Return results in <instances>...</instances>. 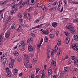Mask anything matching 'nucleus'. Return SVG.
Listing matches in <instances>:
<instances>
[{
	"mask_svg": "<svg viewBox=\"0 0 78 78\" xmlns=\"http://www.w3.org/2000/svg\"><path fill=\"white\" fill-rule=\"evenodd\" d=\"M68 2H69L70 3H73V4H75V2L74 1H72L71 0H69L68 1Z\"/></svg>",
	"mask_w": 78,
	"mask_h": 78,
	"instance_id": "nucleus-17",
	"label": "nucleus"
},
{
	"mask_svg": "<svg viewBox=\"0 0 78 78\" xmlns=\"http://www.w3.org/2000/svg\"><path fill=\"white\" fill-rule=\"evenodd\" d=\"M49 36H50V37L51 39H53V38L54 37H55V35H54V34H51L49 35Z\"/></svg>",
	"mask_w": 78,
	"mask_h": 78,
	"instance_id": "nucleus-26",
	"label": "nucleus"
},
{
	"mask_svg": "<svg viewBox=\"0 0 78 78\" xmlns=\"http://www.w3.org/2000/svg\"><path fill=\"white\" fill-rule=\"evenodd\" d=\"M11 18V16H10L8 17V18L7 19L6 21H5V22H8V21H9V20L10 19V18Z\"/></svg>",
	"mask_w": 78,
	"mask_h": 78,
	"instance_id": "nucleus-42",
	"label": "nucleus"
},
{
	"mask_svg": "<svg viewBox=\"0 0 78 78\" xmlns=\"http://www.w3.org/2000/svg\"><path fill=\"white\" fill-rule=\"evenodd\" d=\"M74 72H77V71H78V69L75 68L74 69Z\"/></svg>",
	"mask_w": 78,
	"mask_h": 78,
	"instance_id": "nucleus-55",
	"label": "nucleus"
},
{
	"mask_svg": "<svg viewBox=\"0 0 78 78\" xmlns=\"http://www.w3.org/2000/svg\"><path fill=\"white\" fill-rule=\"evenodd\" d=\"M9 70V69L8 67H7L5 69L6 72H8V71Z\"/></svg>",
	"mask_w": 78,
	"mask_h": 78,
	"instance_id": "nucleus-60",
	"label": "nucleus"
},
{
	"mask_svg": "<svg viewBox=\"0 0 78 78\" xmlns=\"http://www.w3.org/2000/svg\"><path fill=\"white\" fill-rule=\"evenodd\" d=\"M62 0L60 1L59 2H57L56 7L55 8V11H57V10L59 11H60V8H61V5H62Z\"/></svg>",
	"mask_w": 78,
	"mask_h": 78,
	"instance_id": "nucleus-1",
	"label": "nucleus"
},
{
	"mask_svg": "<svg viewBox=\"0 0 78 78\" xmlns=\"http://www.w3.org/2000/svg\"><path fill=\"white\" fill-rule=\"evenodd\" d=\"M45 34L47 35V34H48V33H49V32L48 31V30H45Z\"/></svg>",
	"mask_w": 78,
	"mask_h": 78,
	"instance_id": "nucleus-44",
	"label": "nucleus"
},
{
	"mask_svg": "<svg viewBox=\"0 0 78 78\" xmlns=\"http://www.w3.org/2000/svg\"><path fill=\"white\" fill-rule=\"evenodd\" d=\"M47 8L45 7H44L43 11V13H45V12L47 11Z\"/></svg>",
	"mask_w": 78,
	"mask_h": 78,
	"instance_id": "nucleus-23",
	"label": "nucleus"
},
{
	"mask_svg": "<svg viewBox=\"0 0 78 78\" xmlns=\"http://www.w3.org/2000/svg\"><path fill=\"white\" fill-rule=\"evenodd\" d=\"M32 41H33V39L31 38L28 39L27 41V43H30V42H31Z\"/></svg>",
	"mask_w": 78,
	"mask_h": 78,
	"instance_id": "nucleus-25",
	"label": "nucleus"
},
{
	"mask_svg": "<svg viewBox=\"0 0 78 78\" xmlns=\"http://www.w3.org/2000/svg\"><path fill=\"white\" fill-rule=\"evenodd\" d=\"M72 48L74 50L76 49L75 48H76V51L77 53H78V46L77 45V43H74V45H72ZM75 48H74V47Z\"/></svg>",
	"mask_w": 78,
	"mask_h": 78,
	"instance_id": "nucleus-2",
	"label": "nucleus"
},
{
	"mask_svg": "<svg viewBox=\"0 0 78 78\" xmlns=\"http://www.w3.org/2000/svg\"><path fill=\"white\" fill-rule=\"evenodd\" d=\"M57 44L58 46H60L61 45V40L59 39H58V40Z\"/></svg>",
	"mask_w": 78,
	"mask_h": 78,
	"instance_id": "nucleus-15",
	"label": "nucleus"
},
{
	"mask_svg": "<svg viewBox=\"0 0 78 78\" xmlns=\"http://www.w3.org/2000/svg\"><path fill=\"white\" fill-rule=\"evenodd\" d=\"M47 53V55H49V54H50V50L49 49H48Z\"/></svg>",
	"mask_w": 78,
	"mask_h": 78,
	"instance_id": "nucleus-47",
	"label": "nucleus"
},
{
	"mask_svg": "<svg viewBox=\"0 0 78 78\" xmlns=\"http://www.w3.org/2000/svg\"><path fill=\"white\" fill-rule=\"evenodd\" d=\"M52 73V70H51V68H49V69L48 70V75H50L51 74V73Z\"/></svg>",
	"mask_w": 78,
	"mask_h": 78,
	"instance_id": "nucleus-11",
	"label": "nucleus"
},
{
	"mask_svg": "<svg viewBox=\"0 0 78 78\" xmlns=\"http://www.w3.org/2000/svg\"><path fill=\"white\" fill-rule=\"evenodd\" d=\"M31 36L33 37H35V34H34V33H32L31 34Z\"/></svg>",
	"mask_w": 78,
	"mask_h": 78,
	"instance_id": "nucleus-40",
	"label": "nucleus"
},
{
	"mask_svg": "<svg viewBox=\"0 0 78 78\" xmlns=\"http://www.w3.org/2000/svg\"><path fill=\"white\" fill-rule=\"evenodd\" d=\"M42 5H43L42 3H41L39 5H37V7H42Z\"/></svg>",
	"mask_w": 78,
	"mask_h": 78,
	"instance_id": "nucleus-29",
	"label": "nucleus"
},
{
	"mask_svg": "<svg viewBox=\"0 0 78 78\" xmlns=\"http://www.w3.org/2000/svg\"><path fill=\"white\" fill-rule=\"evenodd\" d=\"M64 3H65V5H67V1L65 0L64 1H63Z\"/></svg>",
	"mask_w": 78,
	"mask_h": 78,
	"instance_id": "nucleus-56",
	"label": "nucleus"
},
{
	"mask_svg": "<svg viewBox=\"0 0 78 78\" xmlns=\"http://www.w3.org/2000/svg\"><path fill=\"white\" fill-rule=\"evenodd\" d=\"M24 58L25 60H26L28 63L30 62V60L29 59V56L28 55H25L24 56Z\"/></svg>",
	"mask_w": 78,
	"mask_h": 78,
	"instance_id": "nucleus-5",
	"label": "nucleus"
},
{
	"mask_svg": "<svg viewBox=\"0 0 78 78\" xmlns=\"http://www.w3.org/2000/svg\"><path fill=\"white\" fill-rule=\"evenodd\" d=\"M26 4V2H24L21 3L20 6V8H22V7L24 6Z\"/></svg>",
	"mask_w": 78,
	"mask_h": 78,
	"instance_id": "nucleus-12",
	"label": "nucleus"
},
{
	"mask_svg": "<svg viewBox=\"0 0 78 78\" xmlns=\"http://www.w3.org/2000/svg\"><path fill=\"white\" fill-rule=\"evenodd\" d=\"M51 65L52 66H56V62L54 60H52Z\"/></svg>",
	"mask_w": 78,
	"mask_h": 78,
	"instance_id": "nucleus-10",
	"label": "nucleus"
},
{
	"mask_svg": "<svg viewBox=\"0 0 78 78\" xmlns=\"http://www.w3.org/2000/svg\"><path fill=\"white\" fill-rule=\"evenodd\" d=\"M43 42V39H41V41L40 43H38V44H37V49L38 48H40L41 47V44H42V43Z\"/></svg>",
	"mask_w": 78,
	"mask_h": 78,
	"instance_id": "nucleus-6",
	"label": "nucleus"
},
{
	"mask_svg": "<svg viewBox=\"0 0 78 78\" xmlns=\"http://www.w3.org/2000/svg\"><path fill=\"white\" fill-rule=\"evenodd\" d=\"M64 75V72L63 71H61L60 74V76H63Z\"/></svg>",
	"mask_w": 78,
	"mask_h": 78,
	"instance_id": "nucleus-30",
	"label": "nucleus"
},
{
	"mask_svg": "<svg viewBox=\"0 0 78 78\" xmlns=\"http://www.w3.org/2000/svg\"><path fill=\"white\" fill-rule=\"evenodd\" d=\"M52 26L53 27H54V28L56 27V26H57V23H56V22H54L52 23Z\"/></svg>",
	"mask_w": 78,
	"mask_h": 78,
	"instance_id": "nucleus-13",
	"label": "nucleus"
},
{
	"mask_svg": "<svg viewBox=\"0 0 78 78\" xmlns=\"http://www.w3.org/2000/svg\"><path fill=\"white\" fill-rule=\"evenodd\" d=\"M10 36V33L8 31L6 32L5 34V37L7 39H8L9 37Z\"/></svg>",
	"mask_w": 78,
	"mask_h": 78,
	"instance_id": "nucleus-7",
	"label": "nucleus"
},
{
	"mask_svg": "<svg viewBox=\"0 0 78 78\" xmlns=\"http://www.w3.org/2000/svg\"><path fill=\"white\" fill-rule=\"evenodd\" d=\"M22 17V15L21 14H19L18 16V17L19 19H20V18H21Z\"/></svg>",
	"mask_w": 78,
	"mask_h": 78,
	"instance_id": "nucleus-43",
	"label": "nucleus"
},
{
	"mask_svg": "<svg viewBox=\"0 0 78 78\" xmlns=\"http://www.w3.org/2000/svg\"><path fill=\"white\" fill-rule=\"evenodd\" d=\"M13 54L15 56H17L19 55V52L17 51H15L13 52Z\"/></svg>",
	"mask_w": 78,
	"mask_h": 78,
	"instance_id": "nucleus-19",
	"label": "nucleus"
},
{
	"mask_svg": "<svg viewBox=\"0 0 78 78\" xmlns=\"http://www.w3.org/2000/svg\"><path fill=\"white\" fill-rule=\"evenodd\" d=\"M69 28H71L72 27H73L72 26V23H69Z\"/></svg>",
	"mask_w": 78,
	"mask_h": 78,
	"instance_id": "nucleus-35",
	"label": "nucleus"
},
{
	"mask_svg": "<svg viewBox=\"0 0 78 78\" xmlns=\"http://www.w3.org/2000/svg\"><path fill=\"white\" fill-rule=\"evenodd\" d=\"M25 41H22L21 42V44L23 47V50H25V48L24 47L25 46Z\"/></svg>",
	"mask_w": 78,
	"mask_h": 78,
	"instance_id": "nucleus-8",
	"label": "nucleus"
},
{
	"mask_svg": "<svg viewBox=\"0 0 78 78\" xmlns=\"http://www.w3.org/2000/svg\"><path fill=\"white\" fill-rule=\"evenodd\" d=\"M54 9V8L53 7V8H51L49 9V10L50 11H53V10Z\"/></svg>",
	"mask_w": 78,
	"mask_h": 78,
	"instance_id": "nucleus-61",
	"label": "nucleus"
},
{
	"mask_svg": "<svg viewBox=\"0 0 78 78\" xmlns=\"http://www.w3.org/2000/svg\"><path fill=\"white\" fill-rule=\"evenodd\" d=\"M69 31L71 33L73 34H74L76 32V30L75 29H74V27H72V28H70L69 29Z\"/></svg>",
	"mask_w": 78,
	"mask_h": 78,
	"instance_id": "nucleus-3",
	"label": "nucleus"
},
{
	"mask_svg": "<svg viewBox=\"0 0 78 78\" xmlns=\"http://www.w3.org/2000/svg\"><path fill=\"white\" fill-rule=\"evenodd\" d=\"M65 35H66V36H68V35L69 34V33L67 32H65Z\"/></svg>",
	"mask_w": 78,
	"mask_h": 78,
	"instance_id": "nucleus-58",
	"label": "nucleus"
},
{
	"mask_svg": "<svg viewBox=\"0 0 78 78\" xmlns=\"http://www.w3.org/2000/svg\"><path fill=\"white\" fill-rule=\"evenodd\" d=\"M42 25V24L38 25L36 27H34V28H41V26Z\"/></svg>",
	"mask_w": 78,
	"mask_h": 78,
	"instance_id": "nucleus-28",
	"label": "nucleus"
},
{
	"mask_svg": "<svg viewBox=\"0 0 78 78\" xmlns=\"http://www.w3.org/2000/svg\"><path fill=\"white\" fill-rule=\"evenodd\" d=\"M32 66H33L31 64H29L28 66V67H29L30 69H31V68H32Z\"/></svg>",
	"mask_w": 78,
	"mask_h": 78,
	"instance_id": "nucleus-46",
	"label": "nucleus"
},
{
	"mask_svg": "<svg viewBox=\"0 0 78 78\" xmlns=\"http://www.w3.org/2000/svg\"><path fill=\"white\" fill-rule=\"evenodd\" d=\"M44 40L45 42H48V38H47V37H45Z\"/></svg>",
	"mask_w": 78,
	"mask_h": 78,
	"instance_id": "nucleus-39",
	"label": "nucleus"
},
{
	"mask_svg": "<svg viewBox=\"0 0 78 78\" xmlns=\"http://www.w3.org/2000/svg\"><path fill=\"white\" fill-rule=\"evenodd\" d=\"M5 64H6V62L5 61L4 62L2 63V66H3L4 67H5Z\"/></svg>",
	"mask_w": 78,
	"mask_h": 78,
	"instance_id": "nucleus-50",
	"label": "nucleus"
},
{
	"mask_svg": "<svg viewBox=\"0 0 78 78\" xmlns=\"http://www.w3.org/2000/svg\"><path fill=\"white\" fill-rule=\"evenodd\" d=\"M75 58H76L75 56H71L70 57V59H72V60H74Z\"/></svg>",
	"mask_w": 78,
	"mask_h": 78,
	"instance_id": "nucleus-32",
	"label": "nucleus"
},
{
	"mask_svg": "<svg viewBox=\"0 0 78 78\" xmlns=\"http://www.w3.org/2000/svg\"><path fill=\"white\" fill-rule=\"evenodd\" d=\"M15 61V60H14V59H12L11 60V62H10L9 63V66L10 68H11V69L13 67V66H14L13 64L14 63Z\"/></svg>",
	"mask_w": 78,
	"mask_h": 78,
	"instance_id": "nucleus-4",
	"label": "nucleus"
},
{
	"mask_svg": "<svg viewBox=\"0 0 78 78\" xmlns=\"http://www.w3.org/2000/svg\"><path fill=\"white\" fill-rule=\"evenodd\" d=\"M17 60L18 61H22V58L20 57H18L17 58Z\"/></svg>",
	"mask_w": 78,
	"mask_h": 78,
	"instance_id": "nucleus-36",
	"label": "nucleus"
},
{
	"mask_svg": "<svg viewBox=\"0 0 78 78\" xmlns=\"http://www.w3.org/2000/svg\"><path fill=\"white\" fill-rule=\"evenodd\" d=\"M54 54H55V50H52V51L51 53V57H53V55H54Z\"/></svg>",
	"mask_w": 78,
	"mask_h": 78,
	"instance_id": "nucleus-18",
	"label": "nucleus"
},
{
	"mask_svg": "<svg viewBox=\"0 0 78 78\" xmlns=\"http://www.w3.org/2000/svg\"><path fill=\"white\" fill-rule=\"evenodd\" d=\"M31 78H34V74H31Z\"/></svg>",
	"mask_w": 78,
	"mask_h": 78,
	"instance_id": "nucleus-62",
	"label": "nucleus"
},
{
	"mask_svg": "<svg viewBox=\"0 0 78 78\" xmlns=\"http://www.w3.org/2000/svg\"><path fill=\"white\" fill-rule=\"evenodd\" d=\"M40 69L39 68H37L36 69V73H38V72H39L40 70Z\"/></svg>",
	"mask_w": 78,
	"mask_h": 78,
	"instance_id": "nucleus-48",
	"label": "nucleus"
},
{
	"mask_svg": "<svg viewBox=\"0 0 78 78\" xmlns=\"http://www.w3.org/2000/svg\"><path fill=\"white\" fill-rule=\"evenodd\" d=\"M14 10H12L11 11V15H12L14 14Z\"/></svg>",
	"mask_w": 78,
	"mask_h": 78,
	"instance_id": "nucleus-49",
	"label": "nucleus"
},
{
	"mask_svg": "<svg viewBox=\"0 0 78 78\" xmlns=\"http://www.w3.org/2000/svg\"><path fill=\"white\" fill-rule=\"evenodd\" d=\"M31 2L32 3H33V5H34V0H32Z\"/></svg>",
	"mask_w": 78,
	"mask_h": 78,
	"instance_id": "nucleus-64",
	"label": "nucleus"
},
{
	"mask_svg": "<svg viewBox=\"0 0 78 78\" xmlns=\"http://www.w3.org/2000/svg\"><path fill=\"white\" fill-rule=\"evenodd\" d=\"M61 53V49H59L58 50V51L57 55L58 56H59L60 55V53Z\"/></svg>",
	"mask_w": 78,
	"mask_h": 78,
	"instance_id": "nucleus-31",
	"label": "nucleus"
},
{
	"mask_svg": "<svg viewBox=\"0 0 78 78\" xmlns=\"http://www.w3.org/2000/svg\"><path fill=\"white\" fill-rule=\"evenodd\" d=\"M66 39H68L70 41V36L69 35L66 38Z\"/></svg>",
	"mask_w": 78,
	"mask_h": 78,
	"instance_id": "nucleus-51",
	"label": "nucleus"
},
{
	"mask_svg": "<svg viewBox=\"0 0 78 78\" xmlns=\"http://www.w3.org/2000/svg\"><path fill=\"white\" fill-rule=\"evenodd\" d=\"M45 77V73H43L41 75V78H44Z\"/></svg>",
	"mask_w": 78,
	"mask_h": 78,
	"instance_id": "nucleus-45",
	"label": "nucleus"
},
{
	"mask_svg": "<svg viewBox=\"0 0 78 78\" xmlns=\"http://www.w3.org/2000/svg\"><path fill=\"white\" fill-rule=\"evenodd\" d=\"M28 11L30 12L32 10V9H31V7H30L29 9H28Z\"/></svg>",
	"mask_w": 78,
	"mask_h": 78,
	"instance_id": "nucleus-54",
	"label": "nucleus"
},
{
	"mask_svg": "<svg viewBox=\"0 0 78 78\" xmlns=\"http://www.w3.org/2000/svg\"><path fill=\"white\" fill-rule=\"evenodd\" d=\"M6 55H7L6 52L5 53V54L3 55V56L4 57V59H6Z\"/></svg>",
	"mask_w": 78,
	"mask_h": 78,
	"instance_id": "nucleus-33",
	"label": "nucleus"
},
{
	"mask_svg": "<svg viewBox=\"0 0 78 78\" xmlns=\"http://www.w3.org/2000/svg\"><path fill=\"white\" fill-rule=\"evenodd\" d=\"M44 15H43L41 16L40 18L39 19V20H42L43 19H44Z\"/></svg>",
	"mask_w": 78,
	"mask_h": 78,
	"instance_id": "nucleus-34",
	"label": "nucleus"
},
{
	"mask_svg": "<svg viewBox=\"0 0 78 78\" xmlns=\"http://www.w3.org/2000/svg\"><path fill=\"white\" fill-rule=\"evenodd\" d=\"M74 64L76 65V64H77L78 63V59L77 58H76L74 60Z\"/></svg>",
	"mask_w": 78,
	"mask_h": 78,
	"instance_id": "nucleus-21",
	"label": "nucleus"
},
{
	"mask_svg": "<svg viewBox=\"0 0 78 78\" xmlns=\"http://www.w3.org/2000/svg\"><path fill=\"white\" fill-rule=\"evenodd\" d=\"M67 69H68V67H65L64 68V71L65 72H67Z\"/></svg>",
	"mask_w": 78,
	"mask_h": 78,
	"instance_id": "nucleus-37",
	"label": "nucleus"
},
{
	"mask_svg": "<svg viewBox=\"0 0 78 78\" xmlns=\"http://www.w3.org/2000/svg\"><path fill=\"white\" fill-rule=\"evenodd\" d=\"M44 72L45 71H44V69H42V70L41 72V73H44Z\"/></svg>",
	"mask_w": 78,
	"mask_h": 78,
	"instance_id": "nucleus-63",
	"label": "nucleus"
},
{
	"mask_svg": "<svg viewBox=\"0 0 78 78\" xmlns=\"http://www.w3.org/2000/svg\"><path fill=\"white\" fill-rule=\"evenodd\" d=\"M17 6V4L15 3L12 6V8H14Z\"/></svg>",
	"mask_w": 78,
	"mask_h": 78,
	"instance_id": "nucleus-38",
	"label": "nucleus"
},
{
	"mask_svg": "<svg viewBox=\"0 0 78 78\" xmlns=\"http://www.w3.org/2000/svg\"><path fill=\"white\" fill-rule=\"evenodd\" d=\"M27 12H25L23 14L25 15H24V18H25L26 19H27Z\"/></svg>",
	"mask_w": 78,
	"mask_h": 78,
	"instance_id": "nucleus-24",
	"label": "nucleus"
},
{
	"mask_svg": "<svg viewBox=\"0 0 78 78\" xmlns=\"http://www.w3.org/2000/svg\"><path fill=\"white\" fill-rule=\"evenodd\" d=\"M57 5V2H55L53 3L52 4V5L53 6H55V5Z\"/></svg>",
	"mask_w": 78,
	"mask_h": 78,
	"instance_id": "nucleus-57",
	"label": "nucleus"
},
{
	"mask_svg": "<svg viewBox=\"0 0 78 78\" xmlns=\"http://www.w3.org/2000/svg\"><path fill=\"white\" fill-rule=\"evenodd\" d=\"M24 66L25 67H27V66H28V64L27 63H25Z\"/></svg>",
	"mask_w": 78,
	"mask_h": 78,
	"instance_id": "nucleus-59",
	"label": "nucleus"
},
{
	"mask_svg": "<svg viewBox=\"0 0 78 78\" xmlns=\"http://www.w3.org/2000/svg\"><path fill=\"white\" fill-rule=\"evenodd\" d=\"M28 50L30 51H33V47L31 46V45H29Z\"/></svg>",
	"mask_w": 78,
	"mask_h": 78,
	"instance_id": "nucleus-9",
	"label": "nucleus"
},
{
	"mask_svg": "<svg viewBox=\"0 0 78 78\" xmlns=\"http://www.w3.org/2000/svg\"><path fill=\"white\" fill-rule=\"evenodd\" d=\"M2 36H3V34H1L0 35V41H2Z\"/></svg>",
	"mask_w": 78,
	"mask_h": 78,
	"instance_id": "nucleus-52",
	"label": "nucleus"
},
{
	"mask_svg": "<svg viewBox=\"0 0 78 78\" xmlns=\"http://www.w3.org/2000/svg\"><path fill=\"white\" fill-rule=\"evenodd\" d=\"M37 62V59L36 58H34L33 59V63L34 64H36Z\"/></svg>",
	"mask_w": 78,
	"mask_h": 78,
	"instance_id": "nucleus-22",
	"label": "nucleus"
},
{
	"mask_svg": "<svg viewBox=\"0 0 78 78\" xmlns=\"http://www.w3.org/2000/svg\"><path fill=\"white\" fill-rule=\"evenodd\" d=\"M55 32L56 33V35H57V36H58V35H59V31L58 30H56L55 31Z\"/></svg>",
	"mask_w": 78,
	"mask_h": 78,
	"instance_id": "nucleus-53",
	"label": "nucleus"
},
{
	"mask_svg": "<svg viewBox=\"0 0 78 78\" xmlns=\"http://www.w3.org/2000/svg\"><path fill=\"white\" fill-rule=\"evenodd\" d=\"M14 72L15 73H17L18 72V70H17V69H15L14 70Z\"/></svg>",
	"mask_w": 78,
	"mask_h": 78,
	"instance_id": "nucleus-41",
	"label": "nucleus"
},
{
	"mask_svg": "<svg viewBox=\"0 0 78 78\" xmlns=\"http://www.w3.org/2000/svg\"><path fill=\"white\" fill-rule=\"evenodd\" d=\"M55 51V53H56L57 51H58V46L56 45L55 47V51Z\"/></svg>",
	"mask_w": 78,
	"mask_h": 78,
	"instance_id": "nucleus-20",
	"label": "nucleus"
},
{
	"mask_svg": "<svg viewBox=\"0 0 78 78\" xmlns=\"http://www.w3.org/2000/svg\"><path fill=\"white\" fill-rule=\"evenodd\" d=\"M70 41V40H69L68 39H66L65 40V43L66 44H69V42Z\"/></svg>",
	"mask_w": 78,
	"mask_h": 78,
	"instance_id": "nucleus-27",
	"label": "nucleus"
},
{
	"mask_svg": "<svg viewBox=\"0 0 78 78\" xmlns=\"http://www.w3.org/2000/svg\"><path fill=\"white\" fill-rule=\"evenodd\" d=\"M74 40H75V41H78V36H77V35H74Z\"/></svg>",
	"mask_w": 78,
	"mask_h": 78,
	"instance_id": "nucleus-16",
	"label": "nucleus"
},
{
	"mask_svg": "<svg viewBox=\"0 0 78 78\" xmlns=\"http://www.w3.org/2000/svg\"><path fill=\"white\" fill-rule=\"evenodd\" d=\"M11 71H9L7 72V75L8 76H9V77H10V76H11Z\"/></svg>",
	"mask_w": 78,
	"mask_h": 78,
	"instance_id": "nucleus-14",
	"label": "nucleus"
}]
</instances>
